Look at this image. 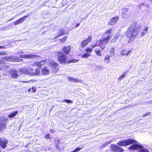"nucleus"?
Instances as JSON below:
<instances>
[{
	"label": "nucleus",
	"instance_id": "obj_34",
	"mask_svg": "<svg viewBox=\"0 0 152 152\" xmlns=\"http://www.w3.org/2000/svg\"><path fill=\"white\" fill-rule=\"evenodd\" d=\"M39 63L38 62H37L32 64H31V66H39Z\"/></svg>",
	"mask_w": 152,
	"mask_h": 152
},
{
	"label": "nucleus",
	"instance_id": "obj_31",
	"mask_svg": "<svg viewBox=\"0 0 152 152\" xmlns=\"http://www.w3.org/2000/svg\"><path fill=\"white\" fill-rule=\"evenodd\" d=\"M67 39V37L66 36H65L63 37L62 38L60 39V40L61 42H65L66 41Z\"/></svg>",
	"mask_w": 152,
	"mask_h": 152
},
{
	"label": "nucleus",
	"instance_id": "obj_44",
	"mask_svg": "<svg viewBox=\"0 0 152 152\" xmlns=\"http://www.w3.org/2000/svg\"><path fill=\"white\" fill-rule=\"evenodd\" d=\"M78 61V60H76L75 59H73V60H70V62L75 63V62H76Z\"/></svg>",
	"mask_w": 152,
	"mask_h": 152
},
{
	"label": "nucleus",
	"instance_id": "obj_41",
	"mask_svg": "<svg viewBox=\"0 0 152 152\" xmlns=\"http://www.w3.org/2000/svg\"><path fill=\"white\" fill-rule=\"evenodd\" d=\"M120 35V34L119 32H117L116 35H115V37H116V38L118 39Z\"/></svg>",
	"mask_w": 152,
	"mask_h": 152
},
{
	"label": "nucleus",
	"instance_id": "obj_32",
	"mask_svg": "<svg viewBox=\"0 0 152 152\" xmlns=\"http://www.w3.org/2000/svg\"><path fill=\"white\" fill-rule=\"evenodd\" d=\"M126 72H124L123 74L119 77V80H121L124 78L126 76Z\"/></svg>",
	"mask_w": 152,
	"mask_h": 152
},
{
	"label": "nucleus",
	"instance_id": "obj_16",
	"mask_svg": "<svg viewBox=\"0 0 152 152\" xmlns=\"http://www.w3.org/2000/svg\"><path fill=\"white\" fill-rule=\"evenodd\" d=\"M10 74L12 77L14 78H17L18 75V72L15 70L12 69L10 71Z\"/></svg>",
	"mask_w": 152,
	"mask_h": 152
},
{
	"label": "nucleus",
	"instance_id": "obj_38",
	"mask_svg": "<svg viewBox=\"0 0 152 152\" xmlns=\"http://www.w3.org/2000/svg\"><path fill=\"white\" fill-rule=\"evenodd\" d=\"M82 148H77L75 149V150L72 151L71 152H76L77 151H78L80 150Z\"/></svg>",
	"mask_w": 152,
	"mask_h": 152
},
{
	"label": "nucleus",
	"instance_id": "obj_51",
	"mask_svg": "<svg viewBox=\"0 0 152 152\" xmlns=\"http://www.w3.org/2000/svg\"><path fill=\"white\" fill-rule=\"evenodd\" d=\"M2 63V61H0V64H1Z\"/></svg>",
	"mask_w": 152,
	"mask_h": 152
},
{
	"label": "nucleus",
	"instance_id": "obj_28",
	"mask_svg": "<svg viewBox=\"0 0 152 152\" xmlns=\"http://www.w3.org/2000/svg\"><path fill=\"white\" fill-rule=\"evenodd\" d=\"M90 56L91 54H90L86 53L83 54L82 56V58H87Z\"/></svg>",
	"mask_w": 152,
	"mask_h": 152
},
{
	"label": "nucleus",
	"instance_id": "obj_24",
	"mask_svg": "<svg viewBox=\"0 0 152 152\" xmlns=\"http://www.w3.org/2000/svg\"><path fill=\"white\" fill-rule=\"evenodd\" d=\"M18 112L17 111H14L8 115V117L9 118H12L14 117L18 114Z\"/></svg>",
	"mask_w": 152,
	"mask_h": 152
},
{
	"label": "nucleus",
	"instance_id": "obj_37",
	"mask_svg": "<svg viewBox=\"0 0 152 152\" xmlns=\"http://www.w3.org/2000/svg\"><path fill=\"white\" fill-rule=\"evenodd\" d=\"M92 49L90 48H87L86 49V52H91L92 51Z\"/></svg>",
	"mask_w": 152,
	"mask_h": 152
},
{
	"label": "nucleus",
	"instance_id": "obj_17",
	"mask_svg": "<svg viewBox=\"0 0 152 152\" xmlns=\"http://www.w3.org/2000/svg\"><path fill=\"white\" fill-rule=\"evenodd\" d=\"M65 31L63 30H61L59 31L58 33V34H56L55 35L54 37V38L52 39H55L58 37L63 35L64 34Z\"/></svg>",
	"mask_w": 152,
	"mask_h": 152
},
{
	"label": "nucleus",
	"instance_id": "obj_12",
	"mask_svg": "<svg viewBox=\"0 0 152 152\" xmlns=\"http://www.w3.org/2000/svg\"><path fill=\"white\" fill-rule=\"evenodd\" d=\"M111 149L114 151L116 152L123 151V149L117 145H113L111 146Z\"/></svg>",
	"mask_w": 152,
	"mask_h": 152
},
{
	"label": "nucleus",
	"instance_id": "obj_43",
	"mask_svg": "<svg viewBox=\"0 0 152 152\" xmlns=\"http://www.w3.org/2000/svg\"><path fill=\"white\" fill-rule=\"evenodd\" d=\"M45 138L46 139H49L50 138V136L49 134H48L45 136Z\"/></svg>",
	"mask_w": 152,
	"mask_h": 152
},
{
	"label": "nucleus",
	"instance_id": "obj_21",
	"mask_svg": "<svg viewBox=\"0 0 152 152\" xmlns=\"http://www.w3.org/2000/svg\"><path fill=\"white\" fill-rule=\"evenodd\" d=\"M20 72L26 74L27 75H31V72H29L28 69L26 68H24L22 69H21Z\"/></svg>",
	"mask_w": 152,
	"mask_h": 152
},
{
	"label": "nucleus",
	"instance_id": "obj_48",
	"mask_svg": "<svg viewBox=\"0 0 152 152\" xmlns=\"http://www.w3.org/2000/svg\"><path fill=\"white\" fill-rule=\"evenodd\" d=\"M29 69V70L30 71V72H33V69H32L31 68H30V69Z\"/></svg>",
	"mask_w": 152,
	"mask_h": 152
},
{
	"label": "nucleus",
	"instance_id": "obj_10",
	"mask_svg": "<svg viewBox=\"0 0 152 152\" xmlns=\"http://www.w3.org/2000/svg\"><path fill=\"white\" fill-rule=\"evenodd\" d=\"M91 37L88 36V38L86 40L83 41L81 43V46L83 48L86 46L91 40Z\"/></svg>",
	"mask_w": 152,
	"mask_h": 152
},
{
	"label": "nucleus",
	"instance_id": "obj_8",
	"mask_svg": "<svg viewBox=\"0 0 152 152\" xmlns=\"http://www.w3.org/2000/svg\"><path fill=\"white\" fill-rule=\"evenodd\" d=\"M121 12L122 14V16L123 18H127L130 17L131 15L128 9L123 8Z\"/></svg>",
	"mask_w": 152,
	"mask_h": 152
},
{
	"label": "nucleus",
	"instance_id": "obj_33",
	"mask_svg": "<svg viewBox=\"0 0 152 152\" xmlns=\"http://www.w3.org/2000/svg\"><path fill=\"white\" fill-rule=\"evenodd\" d=\"M39 62V66H42L45 64L46 61H42Z\"/></svg>",
	"mask_w": 152,
	"mask_h": 152
},
{
	"label": "nucleus",
	"instance_id": "obj_14",
	"mask_svg": "<svg viewBox=\"0 0 152 152\" xmlns=\"http://www.w3.org/2000/svg\"><path fill=\"white\" fill-rule=\"evenodd\" d=\"M67 79L69 81L72 82L78 83L82 82V81L80 79H75L72 77H69Z\"/></svg>",
	"mask_w": 152,
	"mask_h": 152
},
{
	"label": "nucleus",
	"instance_id": "obj_3",
	"mask_svg": "<svg viewBox=\"0 0 152 152\" xmlns=\"http://www.w3.org/2000/svg\"><path fill=\"white\" fill-rule=\"evenodd\" d=\"M23 53V52L22 50H20L18 51L17 52V54L20 55V57L24 58H28V59H37L40 58L39 56L34 55H21V54Z\"/></svg>",
	"mask_w": 152,
	"mask_h": 152
},
{
	"label": "nucleus",
	"instance_id": "obj_49",
	"mask_svg": "<svg viewBox=\"0 0 152 152\" xmlns=\"http://www.w3.org/2000/svg\"><path fill=\"white\" fill-rule=\"evenodd\" d=\"M149 103L151 104H152V99L149 101Z\"/></svg>",
	"mask_w": 152,
	"mask_h": 152
},
{
	"label": "nucleus",
	"instance_id": "obj_15",
	"mask_svg": "<svg viewBox=\"0 0 152 152\" xmlns=\"http://www.w3.org/2000/svg\"><path fill=\"white\" fill-rule=\"evenodd\" d=\"M28 16H24L23 17L20 18V19L17 20V21L14 22V24L15 25H16L22 23L23 22L25 21V18Z\"/></svg>",
	"mask_w": 152,
	"mask_h": 152
},
{
	"label": "nucleus",
	"instance_id": "obj_50",
	"mask_svg": "<svg viewBox=\"0 0 152 152\" xmlns=\"http://www.w3.org/2000/svg\"><path fill=\"white\" fill-rule=\"evenodd\" d=\"M0 48H4V47L2 46H0Z\"/></svg>",
	"mask_w": 152,
	"mask_h": 152
},
{
	"label": "nucleus",
	"instance_id": "obj_22",
	"mask_svg": "<svg viewBox=\"0 0 152 152\" xmlns=\"http://www.w3.org/2000/svg\"><path fill=\"white\" fill-rule=\"evenodd\" d=\"M40 72V68L39 67L36 69L34 72H32L31 73V75H39Z\"/></svg>",
	"mask_w": 152,
	"mask_h": 152
},
{
	"label": "nucleus",
	"instance_id": "obj_35",
	"mask_svg": "<svg viewBox=\"0 0 152 152\" xmlns=\"http://www.w3.org/2000/svg\"><path fill=\"white\" fill-rule=\"evenodd\" d=\"M115 140L114 139H112L109 141H107L105 143V145H107L110 143L111 142Z\"/></svg>",
	"mask_w": 152,
	"mask_h": 152
},
{
	"label": "nucleus",
	"instance_id": "obj_19",
	"mask_svg": "<svg viewBox=\"0 0 152 152\" xmlns=\"http://www.w3.org/2000/svg\"><path fill=\"white\" fill-rule=\"evenodd\" d=\"M111 57L110 55H107L106 56L104 59V62L105 63L107 64L110 63V58Z\"/></svg>",
	"mask_w": 152,
	"mask_h": 152
},
{
	"label": "nucleus",
	"instance_id": "obj_40",
	"mask_svg": "<svg viewBox=\"0 0 152 152\" xmlns=\"http://www.w3.org/2000/svg\"><path fill=\"white\" fill-rule=\"evenodd\" d=\"M97 68L100 70H102L104 69V67L101 65L97 66Z\"/></svg>",
	"mask_w": 152,
	"mask_h": 152
},
{
	"label": "nucleus",
	"instance_id": "obj_4",
	"mask_svg": "<svg viewBox=\"0 0 152 152\" xmlns=\"http://www.w3.org/2000/svg\"><path fill=\"white\" fill-rule=\"evenodd\" d=\"M136 141L133 139H128L126 140H124L119 142L117 144L119 146H122L129 145L132 144H134Z\"/></svg>",
	"mask_w": 152,
	"mask_h": 152
},
{
	"label": "nucleus",
	"instance_id": "obj_46",
	"mask_svg": "<svg viewBox=\"0 0 152 152\" xmlns=\"http://www.w3.org/2000/svg\"><path fill=\"white\" fill-rule=\"evenodd\" d=\"M6 53L4 52H0V55H4V54H6Z\"/></svg>",
	"mask_w": 152,
	"mask_h": 152
},
{
	"label": "nucleus",
	"instance_id": "obj_29",
	"mask_svg": "<svg viewBox=\"0 0 152 152\" xmlns=\"http://www.w3.org/2000/svg\"><path fill=\"white\" fill-rule=\"evenodd\" d=\"M148 28H145V29L143 31L141 34V36H144L148 32Z\"/></svg>",
	"mask_w": 152,
	"mask_h": 152
},
{
	"label": "nucleus",
	"instance_id": "obj_1",
	"mask_svg": "<svg viewBox=\"0 0 152 152\" xmlns=\"http://www.w3.org/2000/svg\"><path fill=\"white\" fill-rule=\"evenodd\" d=\"M111 30H109L105 32L103 35V37H101L99 40L96 41V43L91 46L92 48L96 46L100 47L102 50L104 49L105 45L109 41L112 37V35L111 34Z\"/></svg>",
	"mask_w": 152,
	"mask_h": 152
},
{
	"label": "nucleus",
	"instance_id": "obj_26",
	"mask_svg": "<svg viewBox=\"0 0 152 152\" xmlns=\"http://www.w3.org/2000/svg\"><path fill=\"white\" fill-rule=\"evenodd\" d=\"M147 5H145L143 3H142L139 5V9L142 10H145L147 8Z\"/></svg>",
	"mask_w": 152,
	"mask_h": 152
},
{
	"label": "nucleus",
	"instance_id": "obj_42",
	"mask_svg": "<svg viewBox=\"0 0 152 152\" xmlns=\"http://www.w3.org/2000/svg\"><path fill=\"white\" fill-rule=\"evenodd\" d=\"M32 82V83H35V82H37V80H30L29 81H24V82H23L24 83H27V82Z\"/></svg>",
	"mask_w": 152,
	"mask_h": 152
},
{
	"label": "nucleus",
	"instance_id": "obj_39",
	"mask_svg": "<svg viewBox=\"0 0 152 152\" xmlns=\"http://www.w3.org/2000/svg\"><path fill=\"white\" fill-rule=\"evenodd\" d=\"M117 39L116 37H114L113 39L111 40L110 42L111 43L115 42L116 40Z\"/></svg>",
	"mask_w": 152,
	"mask_h": 152
},
{
	"label": "nucleus",
	"instance_id": "obj_52",
	"mask_svg": "<svg viewBox=\"0 0 152 152\" xmlns=\"http://www.w3.org/2000/svg\"><path fill=\"white\" fill-rule=\"evenodd\" d=\"M122 152V151H120L119 152V151H118V152Z\"/></svg>",
	"mask_w": 152,
	"mask_h": 152
},
{
	"label": "nucleus",
	"instance_id": "obj_13",
	"mask_svg": "<svg viewBox=\"0 0 152 152\" xmlns=\"http://www.w3.org/2000/svg\"><path fill=\"white\" fill-rule=\"evenodd\" d=\"M119 17L118 16L115 17L114 18H111L109 21V24L110 25H113L115 24L116 23L117 20L119 19Z\"/></svg>",
	"mask_w": 152,
	"mask_h": 152
},
{
	"label": "nucleus",
	"instance_id": "obj_25",
	"mask_svg": "<svg viewBox=\"0 0 152 152\" xmlns=\"http://www.w3.org/2000/svg\"><path fill=\"white\" fill-rule=\"evenodd\" d=\"M95 51L96 55L99 56H102L100 50L99 48H96L95 50Z\"/></svg>",
	"mask_w": 152,
	"mask_h": 152
},
{
	"label": "nucleus",
	"instance_id": "obj_6",
	"mask_svg": "<svg viewBox=\"0 0 152 152\" xmlns=\"http://www.w3.org/2000/svg\"><path fill=\"white\" fill-rule=\"evenodd\" d=\"M2 60H5L7 61L18 62L21 60V58L16 56H10L7 57H4L1 59Z\"/></svg>",
	"mask_w": 152,
	"mask_h": 152
},
{
	"label": "nucleus",
	"instance_id": "obj_18",
	"mask_svg": "<svg viewBox=\"0 0 152 152\" xmlns=\"http://www.w3.org/2000/svg\"><path fill=\"white\" fill-rule=\"evenodd\" d=\"M71 48L70 46H65L63 48V51L65 54H67L70 52Z\"/></svg>",
	"mask_w": 152,
	"mask_h": 152
},
{
	"label": "nucleus",
	"instance_id": "obj_47",
	"mask_svg": "<svg viewBox=\"0 0 152 152\" xmlns=\"http://www.w3.org/2000/svg\"><path fill=\"white\" fill-rule=\"evenodd\" d=\"M80 24V23H77L76 24V26H75V28H77L78 27Z\"/></svg>",
	"mask_w": 152,
	"mask_h": 152
},
{
	"label": "nucleus",
	"instance_id": "obj_5",
	"mask_svg": "<svg viewBox=\"0 0 152 152\" xmlns=\"http://www.w3.org/2000/svg\"><path fill=\"white\" fill-rule=\"evenodd\" d=\"M58 60L60 64H64L66 62V58L65 55L62 52H58Z\"/></svg>",
	"mask_w": 152,
	"mask_h": 152
},
{
	"label": "nucleus",
	"instance_id": "obj_11",
	"mask_svg": "<svg viewBox=\"0 0 152 152\" xmlns=\"http://www.w3.org/2000/svg\"><path fill=\"white\" fill-rule=\"evenodd\" d=\"M51 66L53 72H56L58 69V64L54 62H52L51 64Z\"/></svg>",
	"mask_w": 152,
	"mask_h": 152
},
{
	"label": "nucleus",
	"instance_id": "obj_27",
	"mask_svg": "<svg viewBox=\"0 0 152 152\" xmlns=\"http://www.w3.org/2000/svg\"><path fill=\"white\" fill-rule=\"evenodd\" d=\"M115 50L114 48H112L110 51V54H108L109 55H110L111 56H114L115 54Z\"/></svg>",
	"mask_w": 152,
	"mask_h": 152
},
{
	"label": "nucleus",
	"instance_id": "obj_45",
	"mask_svg": "<svg viewBox=\"0 0 152 152\" xmlns=\"http://www.w3.org/2000/svg\"><path fill=\"white\" fill-rule=\"evenodd\" d=\"M150 114V113H146L144 115H143V117H145V116H146L147 115H149Z\"/></svg>",
	"mask_w": 152,
	"mask_h": 152
},
{
	"label": "nucleus",
	"instance_id": "obj_20",
	"mask_svg": "<svg viewBox=\"0 0 152 152\" xmlns=\"http://www.w3.org/2000/svg\"><path fill=\"white\" fill-rule=\"evenodd\" d=\"M131 50H123L121 52V56H128L131 52Z\"/></svg>",
	"mask_w": 152,
	"mask_h": 152
},
{
	"label": "nucleus",
	"instance_id": "obj_36",
	"mask_svg": "<svg viewBox=\"0 0 152 152\" xmlns=\"http://www.w3.org/2000/svg\"><path fill=\"white\" fill-rule=\"evenodd\" d=\"M62 101V102H63V101ZM64 102H65L67 103H72V101L71 100H69V99H64Z\"/></svg>",
	"mask_w": 152,
	"mask_h": 152
},
{
	"label": "nucleus",
	"instance_id": "obj_30",
	"mask_svg": "<svg viewBox=\"0 0 152 152\" xmlns=\"http://www.w3.org/2000/svg\"><path fill=\"white\" fill-rule=\"evenodd\" d=\"M36 88L34 87H33L32 88H30L28 89V91L29 92H34L36 91Z\"/></svg>",
	"mask_w": 152,
	"mask_h": 152
},
{
	"label": "nucleus",
	"instance_id": "obj_9",
	"mask_svg": "<svg viewBox=\"0 0 152 152\" xmlns=\"http://www.w3.org/2000/svg\"><path fill=\"white\" fill-rule=\"evenodd\" d=\"M8 141L4 138H0V146L3 148H5L7 143Z\"/></svg>",
	"mask_w": 152,
	"mask_h": 152
},
{
	"label": "nucleus",
	"instance_id": "obj_7",
	"mask_svg": "<svg viewBox=\"0 0 152 152\" xmlns=\"http://www.w3.org/2000/svg\"><path fill=\"white\" fill-rule=\"evenodd\" d=\"M7 120V118L0 117V131L3 130L6 127L5 124Z\"/></svg>",
	"mask_w": 152,
	"mask_h": 152
},
{
	"label": "nucleus",
	"instance_id": "obj_2",
	"mask_svg": "<svg viewBox=\"0 0 152 152\" xmlns=\"http://www.w3.org/2000/svg\"><path fill=\"white\" fill-rule=\"evenodd\" d=\"M140 28L137 27L135 24L131 25L128 28L126 32L127 37L133 39L139 33Z\"/></svg>",
	"mask_w": 152,
	"mask_h": 152
},
{
	"label": "nucleus",
	"instance_id": "obj_23",
	"mask_svg": "<svg viewBox=\"0 0 152 152\" xmlns=\"http://www.w3.org/2000/svg\"><path fill=\"white\" fill-rule=\"evenodd\" d=\"M42 72L43 75H46L49 74L50 71L48 69L46 68L42 69Z\"/></svg>",
	"mask_w": 152,
	"mask_h": 152
}]
</instances>
